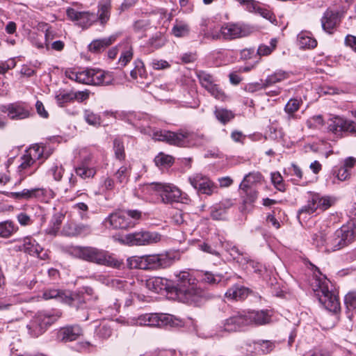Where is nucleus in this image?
Wrapping results in <instances>:
<instances>
[{
  "label": "nucleus",
  "instance_id": "1",
  "mask_svg": "<svg viewBox=\"0 0 356 356\" xmlns=\"http://www.w3.org/2000/svg\"><path fill=\"white\" fill-rule=\"evenodd\" d=\"M175 280L172 291L181 302L197 303L202 297V291L197 286V280L189 270H182L175 273Z\"/></svg>",
  "mask_w": 356,
  "mask_h": 356
},
{
  "label": "nucleus",
  "instance_id": "2",
  "mask_svg": "<svg viewBox=\"0 0 356 356\" xmlns=\"http://www.w3.org/2000/svg\"><path fill=\"white\" fill-rule=\"evenodd\" d=\"M175 261V257L170 252L143 256H132L127 259L129 268L145 270H157L170 267Z\"/></svg>",
  "mask_w": 356,
  "mask_h": 356
},
{
  "label": "nucleus",
  "instance_id": "3",
  "mask_svg": "<svg viewBox=\"0 0 356 356\" xmlns=\"http://www.w3.org/2000/svg\"><path fill=\"white\" fill-rule=\"evenodd\" d=\"M75 253L79 258L100 266L120 268L123 264L114 254L95 247H79Z\"/></svg>",
  "mask_w": 356,
  "mask_h": 356
},
{
  "label": "nucleus",
  "instance_id": "4",
  "mask_svg": "<svg viewBox=\"0 0 356 356\" xmlns=\"http://www.w3.org/2000/svg\"><path fill=\"white\" fill-rule=\"evenodd\" d=\"M121 323L127 325L163 327L166 325L179 326L181 321L170 314L156 313L145 314L138 317L129 318L126 321H122Z\"/></svg>",
  "mask_w": 356,
  "mask_h": 356
},
{
  "label": "nucleus",
  "instance_id": "5",
  "mask_svg": "<svg viewBox=\"0 0 356 356\" xmlns=\"http://www.w3.org/2000/svg\"><path fill=\"white\" fill-rule=\"evenodd\" d=\"M330 282L325 277L315 278L312 282V287L315 296L326 309L337 312L340 309V303L338 297L330 290Z\"/></svg>",
  "mask_w": 356,
  "mask_h": 356
},
{
  "label": "nucleus",
  "instance_id": "6",
  "mask_svg": "<svg viewBox=\"0 0 356 356\" xmlns=\"http://www.w3.org/2000/svg\"><path fill=\"white\" fill-rule=\"evenodd\" d=\"M141 218L138 210L119 211L111 213L105 220L115 229H127L134 227Z\"/></svg>",
  "mask_w": 356,
  "mask_h": 356
},
{
  "label": "nucleus",
  "instance_id": "7",
  "mask_svg": "<svg viewBox=\"0 0 356 356\" xmlns=\"http://www.w3.org/2000/svg\"><path fill=\"white\" fill-rule=\"evenodd\" d=\"M149 190L154 191L160 196L164 204L182 202L183 197L181 190L172 184L155 182L148 185Z\"/></svg>",
  "mask_w": 356,
  "mask_h": 356
},
{
  "label": "nucleus",
  "instance_id": "8",
  "mask_svg": "<svg viewBox=\"0 0 356 356\" xmlns=\"http://www.w3.org/2000/svg\"><path fill=\"white\" fill-rule=\"evenodd\" d=\"M196 136H198L187 131H156L153 134V139L155 140L166 142L170 145L179 147L188 146L190 140Z\"/></svg>",
  "mask_w": 356,
  "mask_h": 356
},
{
  "label": "nucleus",
  "instance_id": "9",
  "mask_svg": "<svg viewBox=\"0 0 356 356\" xmlns=\"http://www.w3.org/2000/svg\"><path fill=\"white\" fill-rule=\"evenodd\" d=\"M161 240V236L155 232L140 231L126 234L119 239L123 245L129 246L148 245Z\"/></svg>",
  "mask_w": 356,
  "mask_h": 356
},
{
  "label": "nucleus",
  "instance_id": "10",
  "mask_svg": "<svg viewBox=\"0 0 356 356\" xmlns=\"http://www.w3.org/2000/svg\"><path fill=\"white\" fill-rule=\"evenodd\" d=\"M31 110L29 104L22 101L0 105V111L6 113L8 118L13 120L29 118L32 115Z\"/></svg>",
  "mask_w": 356,
  "mask_h": 356
},
{
  "label": "nucleus",
  "instance_id": "11",
  "mask_svg": "<svg viewBox=\"0 0 356 356\" xmlns=\"http://www.w3.org/2000/svg\"><path fill=\"white\" fill-rule=\"evenodd\" d=\"M60 317L59 315L52 314L49 312H38L31 321L27 327L31 330V334L38 337L41 334L46 328L54 323Z\"/></svg>",
  "mask_w": 356,
  "mask_h": 356
},
{
  "label": "nucleus",
  "instance_id": "12",
  "mask_svg": "<svg viewBox=\"0 0 356 356\" xmlns=\"http://www.w3.org/2000/svg\"><path fill=\"white\" fill-rule=\"evenodd\" d=\"M334 202V199L330 196H322L319 193H313L311 194L310 200L307 205L302 207L298 211L300 216L304 213H314L317 209L326 210Z\"/></svg>",
  "mask_w": 356,
  "mask_h": 356
},
{
  "label": "nucleus",
  "instance_id": "13",
  "mask_svg": "<svg viewBox=\"0 0 356 356\" xmlns=\"http://www.w3.org/2000/svg\"><path fill=\"white\" fill-rule=\"evenodd\" d=\"M9 197L19 200L31 199L44 200L46 198L53 197V192L44 188H25L19 192H11Z\"/></svg>",
  "mask_w": 356,
  "mask_h": 356
},
{
  "label": "nucleus",
  "instance_id": "14",
  "mask_svg": "<svg viewBox=\"0 0 356 356\" xmlns=\"http://www.w3.org/2000/svg\"><path fill=\"white\" fill-rule=\"evenodd\" d=\"M327 129L332 133L337 134L341 131H348L356 135V123L342 117L335 116L329 120Z\"/></svg>",
  "mask_w": 356,
  "mask_h": 356
},
{
  "label": "nucleus",
  "instance_id": "15",
  "mask_svg": "<svg viewBox=\"0 0 356 356\" xmlns=\"http://www.w3.org/2000/svg\"><path fill=\"white\" fill-rule=\"evenodd\" d=\"M188 181L198 193L202 194L211 195L216 188L207 177L202 174H195L189 177Z\"/></svg>",
  "mask_w": 356,
  "mask_h": 356
},
{
  "label": "nucleus",
  "instance_id": "16",
  "mask_svg": "<svg viewBox=\"0 0 356 356\" xmlns=\"http://www.w3.org/2000/svg\"><path fill=\"white\" fill-rule=\"evenodd\" d=\"M67 16L76 24L83 29L88 28L97 21V16L89 12H79L74 8H68L66 11Z\"/></svg>",
  "mask_w": 356,
  "mask_h": 356
},
{
  "label": "nucleus",
  "instance_id": "17",
  "mask_svg": "<svg viewBox=\"0 0 356 356\" xmlns=\"http://www.w3.org/2000/svg\"><path fill=\"white\" fill-rule=\"evenodd\" d=\"M19 251H24L30 255L37 257L41 259H46L47 252L39 243L31 237H25L22 239V243L17 246Z\"/></svg>",
  "mask_w": 356,
  "mask_h": 356
},
{
  "label": "nucleus",
  "instance_id": "18",
  "mask_svg": "<svg viewBox=\"0 0 356 356\" xmlns=\"http://www.w3.org/2000/svg\"><path fill=\"white\" fill-rule=\"evenodd\" d=\"M248 326H260L268 324L271 321V314L268 310L245 311Z\"/></svg>",
  "mask_w": 356,
  "mask_h": 356
},
{
  "label": "nucleus",
  "instance_id": "19",
  "mask_svg": "<svg viewBox=\"0 0 356 356\" xmlns=\"http://www.w3.org/2000/svg\"><path fill=\"white\" fill-rule=\"evenodd\" d=\"M248 326L245 311L238 312L225 321L220 328L227 332H237Z\"/></svg>",
  "mask_w": 356,
  "mask_h": 356
},
{
  "label": "nucleus",
  "instance_id": "20",
  "mask_svg": "<svg viewBox=\"0 0 356 356\" xmlns=\"http://www.w3.org/2000/svg\"><path fill=\"white\" fill-rule=\"evenodd\" d=\"M340 22L339 13L330 8L326 10L321 19L323 30L329 34L333 33Z\"/></svg>",
  "mask_w": 356,
  "mask_h": 356
},
{
  "label": "nucleus",
  "instance_id": "21",
  "mask_svg": "<svg viewBox=\"0 0 356 356\" xmlns=\"http://www.w3.org/2000/svg\"><path fill=\"white\" fill-rule=\"evenodd\" d=\"M248 33L247 29L238 24L227 23L220 29V35L225 40H233L245 37Z\"/></svg>",
  "mask_w": 356,
  "mask_h": 356
},
{
  "label": "nucleus",
  "instance_id": "22",
  "mask_svg": "<svg viewBox=\"0 0 356 356\" xmlns=\"http://www.w3.org/2000/svg\"><path fill=\"white\" fill-rule=\"evenodd\" d=\"M82 333V329L79 325H67L58 331L57 339L63 342L72 341L77 339Z\"/></svg>",
  "mask_w": 356,
  "mask_h": 356
},
{
  "label": "nucleus",
  "instance_id": "23",
  "mask_svg": "<svg viewBox=\"0 0 356 356\" xmlns=\"http://www.w3.org/2000/svg\"><path fill=\"white\" fill-rule=\"evenodd\" d=\"M337 232L346 246L353 243L356 236V218L342 225Z\"/></svg>",
  "mask_w": 356,
  "mask_h": 356
},
{
  "label": "nucleus",
  "instance_id": "24",
  "mask_svg": "<svg viewBox=\"0 0 356 356\" xmlns=\"http://www.w3.org/2000/svg\"><path fill=\"white\" fill-rule=\"evenodd\" d=\"M91 85H110L113 81L112 74L99 69H91Z\"/></svg>",
  "mask_w": 356,
  "mask_h": 356
},
{
  "label": "nucleus",
  "instance_id": "25",
  "mask_svg": "<svg viewBox=\"0 0 356 356\" xmlns=\"http://www.w3.org/2000/svg\"><path fill=\"white\" fill-rule=\"evenodd\" d=\"M43 298L45 300L56 299V300L66 304H71L72 298L68 292L51 289H47L43 293Z\"/></svg>",
  "mask_w": 356,
  "mask_h": 356
},
{
  "label": "nucleus",
  "instance_id": "26",
  "mask_svg": "<svg viewBox=\"0 0 356 356\" xmlns=\"http://www.w3.org/2000/svg\"><path fill=\"white\" fill-rule=\"evenodd\" d=\"M66 76L71 80L83 84H91V69L82 71H67Z\"/></svg>",
  "mask_w": 356,
  "mask_h": 356
},
{
  "label": "nucleus",
  "instance_id": "27",
  "mask_svg": "<svg viewBox=\"0 0 356 356\" xmlns=\"http://www.w3.org/2000/svg\"><path fill=\"white\" fill-rule=\"evenodd\" d=\"M111 1L102 0L99 3L98 10L97 16V21L98 20L101 25H104L110 19L111 16Z\"/></svg>",
  "mask_w": 356,
  "mask_h": 356
},
{
  "label": "nucleus",
  "instance_id": "28",
  "mask_svg": "<svg viewBox=\"0 0 356 356\" xmlns=\"http://www.w3.org/2000/svg\"><path fill=\"white\" fill-rule=\"evenodd\" d=\"M249 293L248 288L241 285H234L227 290L225 296L228 299L241 300L247 298Z\"/></svg>",
  "mask_w": 356,
  "mask_h": 356
},
{
  "label": "nucleus",
  "instance_id": "29",
  "mask_svg": "<svg viewBox=\"0 0 356 356\" xmlns=\"http://www.w3.org/2000/svg\"><path fill=\"white\" fill-rule=\"evenodd\" d=\"M248 348L247 350L250 352H254L259 348V350L264 354H267L273 350L275 347L274 343L268 340H260L257 341H252L247 343Z\"/></svg>",
  "mask_w": 356,
  "mask_h": 356
},
{
  "label": "nucleus",
  "instance_id": "30",
  "mask_svg": "<svg viewBox=\"0 0 356 356\" xmlns=\"http://www.w3.org/2000/svg\"><path fill=\"white\" fill-rule=\"evenodd\" d=\"M40 164H36V162L31 157L24 154L22 157V163L19 166V172H24L22 175L24 177L27 175H31L35 172Z\"/></svg>",
  "mask_w": 356,
  "mask_h": 356
},
{
  "label": "nucleus",
  "instance_id": "31",
  "mask_svg": "<svg viewBox=\"0 0 356 356\" xmlns=\"http://www.w3.org/2000/svg\"><path fill=\"white\" fill-rule=\"evenodd\" d=\"M116 40V36L111 35L108 38L93 40L88 46L89 50L93 53H98L104 50Z\"/></svg>",
  "mask_w": 356,
  "mask_h": 356
},
{
  "label": "nucleus",
  "instance_id": "32",
  "mask_svg": "<svg viewBox=\"0 0 356 356\" xmlns=\"http://www.w3.org/2000/svg\"><path fill=\"white\" fill-rule=\"evenodd\" d=\"M289 77V73L288 72L282 70H276L272 74L268 75L265 80H263L264 83V88H267L275 83L283 81Z\"/></svg>",
  "mask_w": 356,
  "mask_h": 356
},
{
  "label": "nucleus",
  "instance_id": "33",
  "mask_svg": "<svg viewBox=\"0 0 356 356\" xmlns=\"http://www.w3.org/2000/svg\"><path fill=\"white\" fill-rule=\"evenodd\" d=\"M328 234V227L325 225L323 229L312 235L313 243L318 248H324L325 252H327V244L329 238Z\"/></svg>",
  "mask_w": 356,
  "mask_h": 356
},
{
  "label": "nucleus",
  "instance_id": "34",
  "mask_svg": "<svg viewBox=\"0 0 356 356\" xmlns=\"http://www.w3.org/2000/svg\"><path fill=\"white\" fill-rule=\"evenodd\" d=\"M75 172L81 179H86L94 177L97 170L95 167H89L86 159L75 168Z\"/></svg>",
  "mask_w": 356,
  "mask_h": 356
},
{
  "label": "nucleus",
  "instance_id": "35",
  "mask_svg": "<svg viewBox=\"0 0 356 356\" xmlns=\"http://www.w3.org/2000/svg\"><path fill=\"white\" fill-rule=\"evenodd\" d=\"M343 239H341L339 234H337V230L333 234L329 236L327 244V252H334L341 250L346 247V244L343 242Z\"/></svg>",
  "mask_w": 356,
  "mask_h": 356
},
{
  "label": "nucleus",
  "instance_id": "36",
  "mask_svg": "<svg viewBox=\"0 0 356 356\" xmlns=\"http://www.w3.org/2000/svg\"><path fill=\"white\" fill-rule=\"evenodd\" d=\"M243 194V211L248 209V206L252 205L257 198V192L252 188H240Z\"/></svg>",
  "mask_w": 356,
  "mask_h": 356
},
{
  "label": "nucleus",
  "instance_id": "37",
  "mask_svg": "<svg viewBox=\"0 0 356 356\" xmlns=\"http://www.w3.org/2000/svg\"><path fill=\"white\" fill-rule=\"evenodd\" d=\"M90 227L88 225L79 224L73 227H65L63 232L67 236H78L81 234H88L90 232Z\"/></svg>",
  "mask_w": 356,
  "mask_h": 356
},
{
  "label": "nucleus",
  "instance_id": "38",
  "mask_svg": "<svg viewBox=\"0 0 356 356\" xmlns=\"http://www.w3.org/2000/svg\"><path fill=\"white\" fill-rule=\"evenodd\" d=\"M344 304L346 307V315L349 320H352L353 312L356 310V292L350 291L344 298Z\"/></svg>",
  "mask_w": 356,
  "mask_h": 356
},
{
  "label": "nucleus",
  "instance_id": "39",
  "mask_svg": "<svg viewBox=\"0 0 356 356\" xmlns=\"http://www.w3.org/2000/svg\"><path fill=\"white\" fill-rule=\"evenodd\" d=\"M18 230V227L11 220L0 222V237L7 238Z\"/></svg>",
  "mask_w": 356,
  "mask_h": 356
},
{
  "label": "nucleus",
  "instance_id": "40",
  "mask_svg": "<svg viewBox=\"0 0 356 356\" xmlns=\"http://www.w3.org/2000/svg\"><path fill=\"white\" fill-rule=\"evenodd\" d=\"M190 33V27L186 22L176 21L172 29V33L177 38L186 37Z\"/></svg>",
  "mask_w": 356,
  "mask_h": 356
},
{
  "label": "nucleus",
  "instance_id": "41",
  "mask_svg": "<svg viewBox=\"0 0 356 356\" xmlns=\"http://www.w3.org/2000/svg\"><path fill=\"white\" fill-rule=\"evenodd\" d=\"M166 39L160 32L156 33L147 42V45L152 51L161 48L165 45Z\"/></svg>",
  "mask_w": 356,
  "mask_h": 356
},
{
  "label": "nucleus",
  "instance_id": "42",
  "mask_svg": "<svg viewBox=\"0 0 356 356\" xmlns=\"http://www.w3.org/2000/svg\"><path fill=\"white\" fill-rule=\"evenodd\" d=\"M299 44L302 48H314L317 45L316 40L309 35V33L301 32L298 36Z\"/></svg>",
  "mask_w": 356,
  "mask_h": 356
},
{
  "label": "nucleus",
  "instance_id": "43",
  "mask_svg": "<svg viewBox=\"0 0 356 356\" xmlns=\"http://www.w3.org/2000/svg\"><path fill=\"white\" fill-rule=\"evenodd\" d=\"M331 173L332 178H333V184H335V179H338L339 181H343L347 180L350 177V171H349V170H346V168H344L342 166H334L332 168Z\"/></svg>",
  "mask_w": 356,
  "mask_h": 356
},
{
  "label": "nucleus",
  "instance_id": "44",
  "mask_svg": "<svg viewBox=\"0 0 356 356\" xmlns=\"http://www.w3.org/2000/svg\"><path fill=\"white\" fill-rule=\"evenodd\" d=\"M261 175L258 172H250L247 175L240 184V188H252V185L259 182Z\"/></svg>",
  "mask_w": 356,
  "mask_h": 356
},
{
  "label": "nucleus",
  "instance_id": "45",
  "mask_svg": "<svg viewBox=\"0 0 356 356\" xmlns=\"http://www.w3.org/2000/svg\"><path fill=\"white\" fill-rule=\"evenodd\" d=\"M214 114L217 120L223 124L234 118V114L232 111L222 108H216Z\"/></svg>",
  "mask_w": 356,
  "mask_h": 356
},
{
  "label": "nucleus",
  "instance_id": "46",
  "mask_svg": "<svg viewBox=\"0 0 356 356\" xmlns=\"http://www.w3.org/2000/svg\"><path fill=\"white\" fill-rule=\"evenodd\" d=\"M113 322H104L99 324L95 330L96 334L103 339L109 337L112 334V325Z\"/></svg>",
  "mask_w": 356,
  "mask_h": 356
},
{
  "label": "nucleus",
  "instance_id": "47",
  "mask_svg": "<svg viewBox=\"0 0 356 356\" xmlns=\"http://www.w3.org/2000/svg\"><path fill=\"white\" fill-rule=\"evenodd\" d=\"M83 118L86 122L92 126L99 127L101 125L102 119L100 115L95 113L92 111L86 109L83 112Z\"/></svg>",
  "mask_w": 356,
  "mask_h": 356
},
{
  "label": "nucleus",
  "instance_id": "48",
  "mask_svg": "<svg viewBox=\"0 0 356 356\" xmlns=\"http://www.w3.org/2000/svg\"><path fill=\"white\" fill-rule=\"evenodd\" d=\"M154 162L158 167L168 168L172 165L174 159L170 155L161 152L155 157Z\"/></svg>",
  "mask_w": 356,
  "mask_h": 356
},
{
  "label": "nucleus",
  "instance_id": "49",
  "mask_svg": "<svg viewBox=\"0 0 356 356\" xmlns=\"http://www.w3.org/2000/svg\"><path fill=\"white\" fill-rule=\"evenodd\" d=\"M277 44V40L272 38L270 42V45L260 44L257 49V54L260 56H266L272 54L275 49Z\"/></svg>",
  "mask_w": 356,
  "mask_h": 356
},
{
  "label": "nucleus",
  "instance_id": "50",
  "mask_svg": "<svg viewBox=\"0 0 356 356\" xmlns=\"http://www.w3.org/2000/svg\"><path fill=\"white\" fill-rule=\"evenodd\" d=\"M302 102L298 99H291L284 107L285 112L289 115V118H293L294 113L300 108Z\"/></svg>",
  "mask_w": 356,
  "mask_h": 356
},
{
  "label": "nucleus",
  "instance_id": "51",
  "mask_svg": "<svg viewBox=\"0 0 356 356\" xmlns=\"http://www.w3.org/2000/svg\"><path fill=\"white\" fill-rule=\"evenodd\" d=\"M63 218L64 216L60 213H57L54 215L50 222L51 227L49 228L48 233L50 234H56L60 229Z\"/></svg>",
  "mask_w": 356,
  "mask_h": 356
},
{
  "label": "nucleus",
  "instance_id": "52",
  "mask_svg": "<svg viewBox=\"0 0 356 356\" xmlns=\"http://www.w3.org/2000/svg\"><path fill=\"white\" fill-rule=\"evenodd\" d=\"M115 188V181L110 177H104L102 178V181L100 183V187L98 193H95V194H102L104 193L107 191H110L113 190Z\"/></svg>",
  "mask_w": 356,
  "mask_h": 356
},
{
  "label": "nucleus",
  "instance_id": "53",
  "mask_svg": "<svg viewBox=\"0 0 356 356\" xmlns=\"http://www.w3.org/2000/svg\"><path fill=\"white\" fill-rule=\"evenodd\" d=\"M146 287L155 293H159L163 289V280L160 277H152L146 281Z\"/></svg>",
  "mask_w": 356,
  "mask_h": 356
},
{
  "label": "nucleus",
  "instance_id": "54",
  "mask_svg": "<svg viewBox=\"0 0 356 356\" xmlns=\"http://www.w3.org/2000/svg\"><path fill=\"white\" fill-rule=\"evenodd\" d=\"M113 149L115 158L120 161L124 159L125 153L123 143L120 138H115L113 141Z\"/></svg>",
  "mask_w": 356,
  "mask_h": 356
},
{
  "label": "nucleus",
  "instance_id": "55",
  "mask_svg": "<svg viewBox=\"0 0 356 356\" xmlns=\"http://www.w3.org/2000/svg\"><path fill=\"white\" fill-rule=\"evenodd\" d=\"M63 168L57 163H53L48 170V174L51 175L56 181H60L63 177Z\"/></svg>",
  "mask_w": 356,
  "mask_h": 356
},
{
  "label": "nucleus",
  "instance_id": "56",
  "mask_svg": "<svg viewBox=\"0 0 356 356\" xmlns=\"http://www.w3.org/2000/svg\"><path fill=\"white\" fill-rule=\"evenodd\" d=\"M115 176L120 184H126L129 177V168L126 165L120 167L115 172Z\"/></svg>",
  "mask_w": 356,
  "mask_h": 356
},
{
  "label": "nucleus",
  "instance_id": "57",
  "mask_svg": "<svg viewBox=\"0 0 356 356\" xmlns=\"http://www.w3.org/2000/svg\"><path fill=\"white\" fill-rule=\"evenodd\" d=\"M134 68L130 72L131 76L134 79H137L138 76L143 77L145 73L143 63L140 60H136L134 62Z\"/></svg>",
  "mask_w": 356,
  "mask_h": 356
},
{
  "label": "nucleus",
  "instance_id": "58",
  "mask_svg": "<svg viewBox=\"0 0 356 356\" xmlns=\"http://www.w3.org/2000/svg\"><path fill=\"white\" fill-rule=\"evenodd\" d=\"M197 77L200 80L202 86L204 87L205 89L208 88L210 86L212 85V83H214V79L213 76L204 71L199 72L197 73Z\"/></svg>",
  "mask_w": 356,
  "mask_h": 356
},
{
  "label": "nucleus",
  "instance_id": "59",
  "mask_svg": "<svg viewBox=\"0 0 356 356\" xmlns=\"http://www.w3.org/2000/svg\"><path fill=\"white\" fill-rule=\"evenodd\" d=\"M42 154L43 148L38 145H35L26 151L25 154H26L29 157H31V159L36 162L37 160H39L42 158Z\"/></svg>",
  "mask_w": 356,
  "mask_h": 356
},
{
  "label": "nucleus",
  "instance_id": "60",
  "mask_svg": "<svg viewBox=\"0 0 356 356\" xmlns=\"http://www.w3.org/2000/svg\"><path fill=\"white\" fill-rule=\"evenodd\" d=\"M206 90L216 99L223 100L225 97V93L222 89L214 83Z\"/></svg>",
  "mask_w": 356,
  "mask_h": 356
},
{
  "label": "nucleus",
  "instance_id": "61",
  "mask_svg": "<svg viewBox=\"0 0 356 356\" xmlns=\"http://www.w3.org/2000/svg\"><path fill=\"white\" fill-rule=\"evenodd\" d=\"M271 181L277 190L280 191H285V186L283 183V178L280 172H276L271 173Z\"/></svg>",
  "mask_w": 356,
  "mask_h": 356
},
{
  "label": "nucleus",
  "instance_id": "62",
  "mask_svg": "<svg viewBox=\"0 0 356 356\" xmlns=\"http://www.w3.org/2000/svg\"><path fill=\"white\" fill-rule=\"evenodd\" d=\"M72 207L78 212L81 219L88 218V207L86 203L78 202L74 204Z\"/></svg>",
  "mask_w": 356,
  "mask_h": 356
},
{
  "label": "nucleus",
  "instance_id": "63",
  "mask_svg": "<svg viewBox=\"0 0 356 356\" xmlns=\"http://www.w3.org/2000/svg\"><path fill=\"white\" fill-rule=\"evenodd\" d=\"M97 280L102 284H104L107 286H111L112 287H120V285H122V282L120 280L112 279L104 275H99Z\"/></svg>",
  "mask_w": 356,
  "mask_h": 356
},
{
  "label": "nucleus",
  "instance_id": "64",
  "mask_svg": "<svg viewBox=\"0 0 356 356\" xmlns=\"http://www.w3.org/2000/svg\"><path fill=\"white\" fill-rule=\"evenodd\" d=\"M222 277L220 275H214L211 272L207 271L204 273L202 280L209 284H216L221 281Z\"/></svg>",
  "mask_w": 356,
  "mask_h": 356
}]
</instances>
